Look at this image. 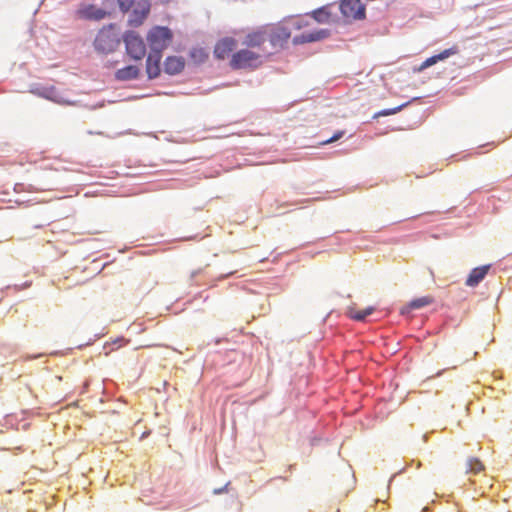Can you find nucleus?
I'll use <instances>...</instances> for the list:
<instances>
[{
	"mask_svg": "<svg viewBox=\"0 0 512 512\" xmlns=\"http://www.w3.org/2000/svg\"><path fill=\"white\" fill-rule=\"evenodd\" d=\"M120 44V38L114 24L103 27L94 40V48L102 54L114 52Z\"/></svg>",
	"mask_w": 512,
	"mask_h": 512,
	"instance_id": "obj_1",
	"label": "nucleus"
},
{
	"mask_svg": "<svg viewBox=\"0 0 512 512\" xmlns=\"http://www.w3.org/2000/svg\"><path fill=\"white\" fill-rule=\"evenodd\" d=\"M173 39V32L166 26H154L147 34V41L151 50L163 51Z\"/></svg>",
	"mask_w": 512,
	"mask_h": 512,
	"instance_id": "obj_2",
	"label": "nucleus"
},
{
	"mask_svg": "<svg viewBox=\"0 0 512 512\" xmlns=\"http://www.w3.org/2000/svg\"><path fill=\"white\" fill-rule=\"evenodd\" d=\"M260 64V55L248 49L237 51L230 60V66L233 70L255 69Z\"/></svg>",
	"mask_w": 512,
	"mask_h": 512,
	"instance_id": "obj_3",
	"label": "nucleus"
},
{
	"mask_svg": "<svg viewBox=\"0 0 512 512\" xmlns=\"http://www.w3.org/2000/svg\"><path fill=\"white\" fill-rule=\"evenodd\" d=\"M127 54L135 61L141 60L146 54L143 39L135 31H126L123 35Z\"/></svg>",
	"mask_w": 512,
	"mask_h": 512,
	"instance_id": "obj_4",
	"label": "nucleus"
},
{
	"mask_svg": "<svg viewBox=\"0 0 512 512\" xmlns=\"http://www.w3.org/2000/svg\"><path fill=\"white\" fill-rule=\"evenodd\" d=\"M340 11L347 19L363 20L366 17V4L361 0H341Z\"/></svg>",
	"mask_w": 512,
	"mask_h": 512,
	"instance_id": "obj_5",
	"label": "nucleus"
},
{
	"mask_svg": "<svg viewBox=\"0 0 512 512\" xmlns=\"http://www.w3.org/2000/svg\"><path fill=\"white\" fill-rule=\"evenodd\" d=\"M290 36L291 28L288 27L284 21L273 27L269 34L267 33V38L273 48H283Z\"/></svg>",
	"mask_w": 512,
	"mask_h": 512,
	"instance_id": "obj_6",
	"label": "nucleus"
},
{
	"mask_svg": "<svg viewBox=\"0 0 512 512\" xmlns=\"http://www.w3.org/2000/svg\"><path fill=\"white\" fill-rule=\"evenodd\" d=\"M150 8L151 4L148 0L137 1L135 7L133 8L129 15L128 25L134 28L142 25V23L150 13Z\"/></svg>",
	"mask_w": 512,
	"mask_h": 512,
	"instance_id": "obj_7",
	"label": "nucleus"
},
{
	"mask_svg": "<svg viewBox=\"0 0 512 512\" xmlns=\"http://www.w3.org/2000/svg\"><path fill=\"white\" fill-rule=\"evenodd\" d=\"M331 32L328 29H316L313 31H306L293 38L294 45H301L324 40L330 36Z\"/></svg>",
	"mask_w": 512,
	"mask_h": 512,
	"instance_id": "obj_8",
	"label": "nucleus"
},
{
	"mask_svg": "<svg viewBox=\"0 0 512 512\" xmlns=\"http://www.w3.org/2000/svg\"><path fill=\"white\" fill-rule=\"evenodd\" d=\"M162 58V51L150 50L146 59V72L149 79H155L160 75V62Z\"/></svg>",
	"mask_w": 512,
	"mask_h": 512,
	"instance_id": "obj_9",
	"label": "nucleus"
},
{
	"mask_svg": "<svg viewBox=\"0 0 512 512\" xmlns=\"http://www.w3.org/2000/svg\"><path fill=\"white\" fill-rule=\"evenodd\" d=\"M236 40L232 37H225L219 40L214 48V56L219 60H224L235 48Z\"/></svg>",
	"mask_w": 512,
	"mask_h": 512,
	"instance_id": "obj_10",
	"label": "nucleus"
},
{
	"mask_svg": "<svg viewBox=\"0 0 512 512\" xmlns=\"http://www.w3.org/2000/svg\"><path fill=\"white\" fill-rule=\"evenodd\" d=\"M456 53H458V47L457 46H453L451 48H448V49H445L443 50L442 52L438 53V54H435L429 58H427L421 65L420 67L418 68V71H423L425 70L426 68L428 67H431L433 65H435L436 63H438L439 61H443L447 58H449L450 56L452 55H455Z\"/></svg>",
	"mask_w": 512,
	"mask_h": 512,
	"instance_id": "obj_11",
	"label": "nucleus"
},
{
	"mask_svg": "<svg viewBox=\"0 0 512 512\" xmlns=\"http://www.w3.org/2000/svg\"><path fill=\"white\" fill-rule=\"evenodd\" d=\"M185 60L181 56H169L164 61V72L169 75H177L183 71Z\"/></svg>",
	"mask_w": 512,
	"mask_h": 512,
	"instance_id": "obj_12",
	"label": "nucleus"
},
{
	"mask_svg": "<svg viewBox=\"0 0 512 512\" xmlns=\"http://www.w3.org/2000/svg\"><path fill=\"white\" fill-rule=\"evenodd\" d=\"M491 265H483L471 270L465 284L469 287H476L487 275Z\"/></svg>",
	"mask_w": 512,
	"mask_h": 512,
	"instance_id": "obj_13",
	"label": "nucleus"
},
{
	"mask_svg": "<svg viewBox=\"0 0 512 512\" xmlns=\"http://www.w3.org/2000/svg\"><path fill=\"white\" fill-rule=\"evenodd\" d=\"M140 70L135 65H128L121 69H118L115 72V78L118 81H129L137 79L139 76Z\"/></svg>",
	"mask_w": 512,
	"mask_h": 512,
	"instance_id": "obj_14",
	"label": "nucleus"
},
{
	"mask_svg": "<svg viewBox=\"0 0 512 512\" xmlns=\"http://www.w3.org/2000/svg\"><path fill=\"white\" fill-rule=\"evenodd\" d=\"M81 13L84 18L96 21L104 19L108 14L104 9L98 8L92 4L83 8Z\"/></svg>",
	"mask_w": 512,
	"mask_h": 512,
	"instance_id": "obj_15",
	"label": "nucleus"
},
{
	"mask_svg": "<svg viewBox=\"0 0 512 512\" xmlns=\"http://www.w3.org/2000/svg\"><path fill=\"white\" fill-rule=\"evenodd\" d=\"M267 32L265 30L256 31L245 37L244 44L248 47H259L267 40Z\"/></svg>",
	"mask_w": 512,
	"mask_h": 512,
	"instance_id": "obj_16",
	"label": "nucleus"
},
{
	"mask_svg": "<svg viewBox=\"0 0 512 512\" xmlns=\"http://www.w3.org/2000/svg\"><path fill=\"white\" fill-rule=\"evenodd\" d=\"M432 302V298L425 296L421 298H417L409 302L408 305L401 308L402 315H408L412 310L421 309Z\"/></svg>",
	"mask_w": 512,
	"mask_h": 512,
	"instance_id": "obj_17",
	"label": "nucleus"
},
{
	"mask_svg": "<svg viewBox=\"0 0 512 512\" xmlns=\"http://www.w3.org/2000/svg\"><path fill=\"white\" fill-rule=\"evenodd\" d=\"M189 56L196 65H201L206 62L209 53L205 48L193 47L189 52Z\"/></svg>",
	"mask_w": 512,
	"mask_h": 512,
	"instance_id": "obj_18",
	"label": "nucleus"
},
{
	"mask_svg": "<svg viewBox=\"0 0 512 512\" xmlns=\"http://www.w3.org/2000/svg\"><path fill=\"white\" fill-rule=\"evenodd\" d=\"M32 92L34 94L38 95V96L43 97V98H46V99H49V100H53L55 102L58 101L56 99L57 90L53 86H50V87H37V88L33 89Z\"/></svg>",
	"mask_w": 512,
	"mask_h": 512,
	"instance_id": "obj_19",
	"label": "nucleus"
},
{
	"mask_svg": "<svg viewBox=\"0 0 512 512\" xmlns=\"http://www.w3.org/2000/svg\"><path fill=\"white\" fill-rule=\"evenodd\" d=\"M318 23H326L329 20L330 12L326 6L317 8L309 14Z\"/></svg>",
	"mask_w": 512,
	"mask_h": 512,
	"instance_id": "obj_20",
	"label": "nucleus"
},
{
	"mask_svg": "<svg viewBox=\"0 0 512 512\" xmlns=\"http://www.w3.org/2000/svg\"><path fill=\"white\" fill-rule=\"evenodd\" d=\"M283 21L288 27L291 26L296 30H299L308 25V22L305 21L301 16H288L284 18Z\"/></svg>",
	"mask_w": 512,
	"mask_h": 512,
	"instance_id": "obj_21",
	"label": "nucleus"
},
{
	"mask_svg": "<svg viewBox=\"0 0 512 512\" xmlns=\"http://www.w3.org/2000/svg\"><path fill=\"white\" fill-rule=\"evenodd\" d=\"M484 469L482 462L478 458H469L467 460V473L477 474Z\"/></svg>",
	"mask_w": 512,
	"mask_h": 512,
	"instance_id": "obj_22",
	"label": "nucleus"
},
{
	"mask_svg": "<svg viewBox=\"0 0 512 512\" xmlns=\"http://www.w3.org/2000/svg\"><path fill=\"white\" fill-rule=\"evenodd\" d=\"M374 312V307H367L361 311L351 312L349 314L350 318L359 322L365 321L368 316H370Z\"/></svg>",
	"mask_w": 512,
	"mask_h": 512,
	"instance_id": "obj_23",
	"label": "nucleus"
},
{
	"mask_svg": "<svg viewBox=\"0 0 512 512\" xmlns=\"http://www.w3.org/2000/svg\"><path fill=\"white\" fill-rule=\"evenodd\" d=\"M410 102H406V103H403L395 108H391V109H383L379 112H377L375 115H374V118H378V117H383V116H389V115H393V114H396L398 113L399 111H401L404 107L408 106Z\"/></svg>",
	"mask_w": 512,
	"mask_h": 512,
	"instance_id": "obj_24",
	"label": "nucleus"
},
{
	"mask_svg": "<svg viewBox=\"0 0 512 512\" xmlns=\"http://www.w3.org/2000/svg\"><path fill=\"white\" fill-rule=\"evenodd\" d=\"M128 342H129V340L125 339L124 337H118V338L114 339L111 343H107L104 346V349H106L109 346H111V349L108 352H106V355H108L111 351L118 349L119 347L127 344Z\"/></svg>",
	"mask_w": 512,
	"mask_h": 512,
	"instance_id": "obj_25",
	"label": "nucleus"
},
{
	"mask_svg": "<svg viewBox=\"0 0 512 512\" xmlns=\"http://www.w3.org/2000/svg\"><path fill=\"white\" fill-rule=\"evenodd\" d=\"M137 0H117L121 12L127 13L133 7Z\"/></svg>",
	"mask_w": 512,
	"mask_h": 512,
	"instance_id": "obj_26",
	"label": "nucleus"
},
{
	"mask_svg": "<svg viewBox=\"0 0 512 512\" xmlns=\"http://www.w3.org/2000/svg\"><path fill=\"white\" fill-rule=\"evenodd\" d=\"M230 485V482L226 483L223 487L221 488H215L213 490V494L214 495H220V494H223V493H227L228 492V486Z\"/></svg>",
	"mask_w": 512,
	"mask_h": 512,
	"instance_id": "obj_27",
	"label": "nucleus"
},
{
	"mask_svg": "<svg viewBox=\"0 0 512 512\" xmlns=\"http://www.w3.org/2000/svg\"><path fill=\"white\" fill-rule=\"evenodd\" d=\"M343 135H344V131H338L331 138L326 140L325 143L335 142V141L339 140L340 138H342Z\"/></svg>",
	"mask_w": 512,
	"mask_h": 512,
	"instance_id": "obj_28",
	"label": "nucleus"
},
{
	"mask_svg": "<svg viewBox=\"0 0 512 512\" xmlns=\"http://www.w3.org/2000/svg\"><path fill=\"white\" fill-rule=\"evenodd\" d=\"M13 416L12 415H6L4 418V422H2V427L7 426L9 428L13 427Z\"/></svg>",
	"mask_w": 512,
	"mask_h": 512,
	"instance_id": "obj_29",
	"label": "nucleus"
},
{
	"mask_svg": "<svg viewBox=\"0 0 512 512\" xmlns=\"http://www.w3.org/2000/svg\"><path fill=\"white\" fill-rule=\"evenodd\" d=\"M11 288H12V286H11V285H7V286L5 287V289H3V288H2V294H3L4 292L7 294V292H8ZM21 288H22V286H18V285H14V286H13V289H15V290H20Z\"/></svg>",
	"mask_w": 512,
	"mask_h": 512,
	"instance_id": "obj_30",
	"label": "nucleus"
},
{
	"mask_svg": "<svg viewBox=\"0 0 512 512\" xmlns=\"http://www.w3.org/2000/svg\"><path fill=\"white\" fill-rule=\"evenodd\" d=\"M201 272V270H195L191 273V279H194L199 273Z\"/></svg>",
	"mask_w": 512,
	"mask_h": 512,
	"instance_id": "obj_31",
	"label": "nucleus"
},
{
	"mask_svg": "<svg viewBox=\"0 0 512 512\" xmlns=\"http://www.w3.org/2000/svg\"><path fill=\"white\" fill-rule=\"evenodd\" d=\"M231 275H233V272H229V273H227L225 275H222L219 279H225V278H227V277H229Z\"/></svg>",
	"mask_w": 512,
	"mask_h": 512,
	"instance_id": "obj_32",
	"label": "nucleus"
},
{
	"mask_svg": "<svg viewBox=\"0 0 512 512\" xmlns=\"http://www.w3.org/2000/svg\"><path fill=\"white\" fill-rule=\"evenodd\" d=\"M162 4H168L169 2H171L172 0H159Z\"/></svg>",
	"mask_w": 512,
	"mask_h": 512,
	"instance_id": "obj_33",
	"label": "nucleus"
},
{
	"mask_svg": "<svg viewBox=\"0 0 512 512\" xmlns=\"http://www.w3.org/2000/svg\"><path fill=\"white\" fill-rule=\"evenodd\" d=\"M316 442H317V439H316V438H313V439L311 440V445H315V444H316Z\"/></svg>",
	"mask_w": 512,
	"mask_h": 512,
	"instance_id": "obj_34",
	"label": "nucleus"
},
{
	"mask_svg": "<svg viewBox=\"0 0 512 512\" xmlns=\"http://www.w3.org/2000/svg\"><path fill=\"white\" fill-rule=\"evenodd\" d=\"M442 374V371L437 372L436 376H440Z\"/></svg>",
	"mask_w": 512,
	"mask_h": 512,
	"instance_id": "obj_35",
	"label": "nucleus"
},
{
	"mask_svg": "<svg viewBox=\"0 0 512 512\" xmlns=\"http://www.w3.org/2000/svg\"><path fill=\"white\" fill-rule=\"evenodd\" d=\"M393 478H395V474L390 478V482L393 480Z\"/></svg>",
	"mask_w": 512,
	"mask_h": 512,
	"instance_id": "obj_36",
	"label": "nucleus"
},
{
	"mask_svg": "<svg viewBox=\"0 0 512 512\" xmlns=\"http://www.w3.org/2000/svg\"><path fill=\"white\" fill-rule=\"evenodd\" d=\"M5 201H7L5 198H2V199H1V202H5Z\"/></svg>",
	"mask_w": 512,
	"mask_h": 512,
	"instance_id": "obj_37",
	"label": "nucleus"
}]
</instances>
